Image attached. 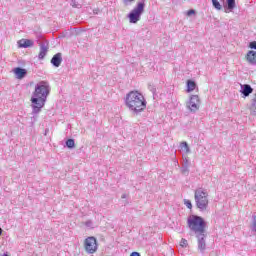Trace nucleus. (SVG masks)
<instances>
[{
	"label": "nucleus",
	"mask_w": 256,
	"mask_h": 256,
	"mask_svg": "<svg viewBox=\"0 0 256 256\" xmlns=\"http://www.w3.org/2000/svg\"><path fill=\"white\" fill-rule=\"evenodd\" d=\"M130 256H141V254L139 252H132Z\"/></svg>",
	"instance_id": "31"
},
{
	"label": "nucleus",
	"mask_w": 256,
	"mask_h": 256,
	"mask_svg": "<svg viewBox=\"0 0 256 256\" xmlns=\"http://www.w3.org/2000/svg\"><path fill=\"white\" fill-rule=\"evenodd\" d=\"M13 73L16 75V79H25V77H27V69L25 68H14Z\"/></svg>",
	"instance_id": "10"
},
{
	"label": "nucleus",
	"mask_w": 256,
	"mask_h": 256,
	"mask_svg": "<svg viewBox=\"0 0 256 256\" xmlns=\"http://www.w3.org/2000/svg\"><path fill=\"white\" fill-rule=\"evenodd\" d=\"M188 17H191V15H195V10L191 9L187 11Z\"/></svg>",
	"instance_id": "29"
},
{
	"label": "nucleus",
	"mask_w": 256,
	"mask_h": 256,
	"mask_svg": "<svg viewBox=\"0 0 256 256\" xmlns=\"http://www.w3.org/2000/svg\"><path fill=\"white\" fill-rule=\"evenodd\" d=\"M141 3H145V0H141Z\"/></svg>",
	"instance_id": "35"
},
{
	"label": "nucleus",
	"mask_w": 256,
	"mask_h": 256,
	"mask_svg": "<svg viewBox=\"0 0 256 256\" xmlns=\"http://www.w3.org/2000/svg\"><path fill=\"white\" fill-rule=\"evenodd\" d=\"M187 245H189V243L187 242V239L182 238L180 241V247H187Z\"/></svg>",
	"instance_id": "25"
},
{
	"label": "nucleus",
	"mask_w": 256,
	"mask_h": 256,
	"mask_svg": "<svg viewBox=\"0 0 256 256\" xmlns=\"http://www.w3.org/2000/svg\"><path fill=\"white\" fill-rule=\"evenodd\" d=\"M184 205H186V207H187L188 209H193V204L191 203V200L185 199V200H184Z\"/></svg>",
	"instance_id": "23"
},
{
	"label": "nucleus",
	"mask_w": 256,
	"mask_h": 256,
	"mask_svg": "<svg viewBox=\"0 0 256 256\" xmlns=\"http://www.w3.org/2000/svg\"><path fill=\"white\" fill-rule=\"evenodd\" d=\"M252 231H255L256 233V216H252Z\"/></svg>",
	"instance_id": "24"
},
{
	"label": "nucleus",
	"mask_w": 256,
	"mask_h": 256,
	"mask_svg": "<svg viewBox=\"0 0 256 256\" xmlns=\"http://www.w3.org/2000/svg\"><path fill=\"white\" fill-rule=\"evenodd\" d=\"M194 201L200 211H207L209 207V193L204 188H197L194 192Z\"/></svg>",
	"instance_id": "4"
},
{
	"label": "nucleus",
	"mask_w": 256,
	"mask_h": 256,
	"mask_svg": "<svg viewBox=\"0 0 256 256\" xmlns=\"http://www.w3.org/2000/svg\"><path fill=\"white\" fill-rule=\"evenodd\" d=\"M84 249L88 255H93V253H97V249H99V245L97 244V238L94 236H89L84 240Z\"/></svg>",
	"instance_id": "6"
},
{
	"label": "nucleus",
	"mask_w": 256,
	"mask_h": 256,
	"mask_svg": "<svg viewBox=\"0 0 256 256\" xmlns=\"http://www.w3.org/2000/svg\"><path fill=\"white\" fill-rule=\"evenodd\" d=\"M182 173H189V166H185V165H183V167H182Z\"/></svg>",
	"instance_id": "27"
},
{
	"label": "nucleus",
	"mask_w": 256,
	"mask_h": 256,
	"mask_svg": "<svg viewBox=\"0 0 256 256\" xmlns=\"http://www.w3.org/2000/svg\"><path fill=\"white\" fill-rule=\"evenodd\" d=\"M135 0H123L124 5H129V3H133Z\"/></svg>",
	"instance_id": "30"
},
{
	"label": "nucleus",
	"mask_w": 256,
	"mask_h": 256,
	"mask_svg": "<svg viewBox=\"0 0 256 256\" xmlns=\"http://www.w3.org/2000/svg\"><path fill=\"white\" fill-rule=\"evenodd\" d=\"M198 242V251L200 253H205V249H207V243L205 242V239L207 238V234L201 233V234H195Z\"/></svg>",
	"instance_id": "8"
},
{
	"label": "nucleus",
	"mask_w": 256,
	"mask_h": 256,
	"mask_svg": "<svg viewBox=\"0 0 256 256\" xmlns=\"http://www.w3.org/2000/svg\"><path fill=\"white\" fill-rule=\"evenodd\" d=\"M187 225L190 231L194 233V235L206 233L205 229H207V222H205V219H203V217L201 216H197V215L189 216L187 219Z\"/></svg>",
	"instance_id": "3"
},
{
	"label": "nucleus",
	"mask_w": 256,
	"mask_h": 256,
	"mask_svg": "<svg viewBox=\"0 0 256 256\" xmlns=\"http://www.w3.org/2000/svg\"><path fill=\"white\" fill-rule=\"evenodd\" d=\"M213 7L217 9V11H221L223 9V6L219 2V0H212Z\"/></svg>",
	"instance_id": "19"
},
{
	"label": "nucleus",
	"mask_w": 256,
	"mask_h": 256,
	"mask_svg": "<svg viewBox=\"0 0 256 256\" xmlns=\"http://www.w3.org/2000/svg\"><path fill=\"white\" fill-rule=\"evenodd\" d=\"M246 61L250 65H254L256 67V51H253V50L248 51V53L246 54Z\"/></svg>",
	"instance_id": "12"
},
{
	"label": "nucleus",
	"mask_w": 256,
	"mask_h": 256,
	"mask_svg": "<svg viewBox=\"0 0 256 256\" xmlns=\"http://www.w3.org/2000/svg\"><path fill=\"white\" fill-rule=\"evenodd\" d=\"M85 226L88 228V229H94L95 226L93 225V221L91 220H88L85 222Z\"/></svg>",
	"instance_id": "22"
},
{
	"label": "nucleus",
	"mask_w": 256,
	"mask_h": 256,
	"mask_svg": "<svg viewBox=\"0 0 256 256\" xmlns=\"http://www.w3.org/2000/svg\"><path fill=\"white\" fill-rule=\"evenodd\" d=\"M49 51V46L45 43L40 44V52L38 54V59L43 60Z\"/></svg>",
	"instance_id": "13"
},
{
	"label": "nucleus",
	"mask_w": 256,
	"mask_h": 256,
	"mask_svg": "<svg viewBox=\"0 0 256 256\" xmlns=\"http://www.w3.org/2000/svg\"><path fill=\"white\" fill-rule=\"evenodd\" d=\"M235 7H237L235 0H226V5H224L225 13H231Z\"/></svg>",
	"instance_id": "14"
},
{
	"label": "nucleus",
	"mask_w": 256,
	"mask_h": 256,
	"mask_svg": "<svg viewBox=\"0 0 256 256\" xmlns=\"http://www.w3.org/2000/svg\"><path fill=\"white\" fill-rule=\"evenodd\" d=\"M197 84L193 80L187 81V93H191V91H195Z\"/></svg>",
	"instance_id": "17"
},
{
	"label": "nucleus",
	"mask_w": 256,
	"mask_h": 256,
	"mask_svg": "<svg viewBox=\"0 0 256 256\" xmlns=\"http://www.w3.org/2000/svg\"><path fill=\"white\" fill-rule=\"evenodd\" d=\"M200 106H201V100L199 99V95L190 96V99L187 102V107L189 111H191L192 113H197V111H199Z\"/></svg>",
	"instance_id": "7"
},
{
	"label": "nucleus",
	"mask_w": 256,
	"mask_h": 256,
	"mask_svg": "<svg viewBox=\"0 0 256 256\" xmlns=\"http://www.w3.org/2000/svg\"><path fill=\"white\" fill-rule=\"evenodd\" d=\"M121 199H127V194H122Z\"/></svg>",
	"instance_id": "32"
},
{
	"label": "nucleus",
	"mask_w": 256,
	"mask_h": 256,
	"mask_svg": "<svg viewBox=\"0 0 256 256\" xmlns=\"http://www.w3.org/2000/svg\"><path fill=\"white\" fill-rule=\"evenodd\" d=\"M125 105L132 115H139L147 109V100L139 91H130L125 98Z\"/></svg>",
	"instance_id": "2"
},
{
	"label": "nucleus",
	"mask_w": 256,
	"mask_h": 256,
	"mask_svg": "<svg viewBox=\"0 0 256 256\" xmlns=\"http://www.w3.org/2000/svg\"><path fill=\"white\" fill-rule=\"evenodd\" d=\"M49 93H51V86H49V82L41 81L36 84L31 97L32 115L41 113V108L45 107Z\"/></svg>",
	"instance_id": "1"
},
{
	"label": "nucleus",
	"mask_w": 256,
	"mask_h": 256,
	"mask_svg": "<svg viewBox=\"0 0 256 256\" xmlns=\"http://www.w3.org/2000/svg\"><path fill=\"white\" fill-rule=\"evenodd\" d=\"M183 165L189 167V158L187 156H183Z\"/></svg>",
	"instance_id": "26"
},
{
	"label": "nucleus",
	"mask_w": 256,
	"mask_h": 256,
	"mask_svg": "<svg viewBox=\"0 0 256 256\" xmlns=\"http://www.w3.org/2000/svg\"><path fill=\"white\" fill-rule=\"evenodd\" d=\"M3 235V229L0 227V236Z\"/></svg>",
	"instance_id": "33"
},
{
	"label": "nucleus",
	"mask_w": 256,
	"mask_h": 256,
	"mask_svg": "<svg viewBox=\"0 0 256 256\" xmlns=\"http://www.w3.org/2000/svg\"><path fill=\"white\" fill-rule=\"evenodd\" d=\"M18 45L22 49H27L28 47H33V40L22 39L18 41Z\"/></svg>",
	"instance_id": "16"
},
{
	"label": "nucleus",
	"mask_w": 256,
	"mask_h": 256,
	"mask_svg": "<svg viewBox=\"0 0 256 256\" xmlns=\"http://www.w3.org/2000/svg\"><path fill=\"white\" fill-rule=\"evenodd\" d=\"M180 153H184V155H188L191 153V148H189V144L187 142H181L179 145Z\"/></svg>",
	"instance_id": "15"
},
{
	"label": "nucleus",
	"mask_w": 256,
	"mask_h": 256,
	"mask_svg": "<svg viewBox=\"0 0 256 256\" xmlns=\"http://www.w3.org/2000/svg\"><path fill=\"white\" fill-rule=\"evenodd\" d=\"M143 13H145V2H138L136 7L128 14L129 23H139Z\"/></svg>",
	"instance_id": "5"
},
{
	"label": "nucleus",
	"mask_w": 256,
	"mask_h": 256,
	"mask_svg": "<svg viewBox=\"0 0 256 256\" xmlns=\"http://www.w3.org/2000/svg\"><path fill=\"white\" fill-rule=\"evenodd\" d=\"M66 146L68 147V149H73V147H75V140L73 139H68L66 141Z\"/></svg>",
	"instance_id": "20"
},
{
	"label": "nucleus",
	"mask_w": 256,
	"mask_h": 256,
	"mask_svg": "<svg viewBox=\"0 0 256 256\" xmlns=\"http://www.w3.org/2000/svg\"><path fill=\"white\" fill-rule=\"evenodd\" d=\"M70 5L75 9H81V4L77 3V0H71Z\"/></svg>",
	"instance_id": "21"
},
{
	"label": "nucleus",
	"mask_w": 256,
	"mask_h": 256,
	"mask_svg": "<svg viewBox=\"0 0 256 256\" xmlns=\"http://www.w3.org/2000/svg\"><path fill=\"white\" fill-rule=\"evenodd\" d=\"M51 63L54 67H61V63H63V55L61 53L55 54L51 59Z\"/></svg>",
	"instance_id": "11"
},
{
	"label": "nucleus",
	"mask_w": 256,
	"mask_h": 256,
	"mask_svg": "<svg viewBox=\"0 0 256 256\" xmlns=\"http://www.w3.org/2000/svg\"><path fill=\"white\" fill-rule=\"evenodd\" d=\"M240 93H242V97L245 99L253 93V88L249 84H241L240 85Z\"/></svg>",
	"instance_id": "9"
},
{
	"label": "nucleus",
	"mask_w": 256,
	"mask_h": 256,
	"mask_svg": "<svg viewBox=\"0 0 256 256\" xmlns=\"http://www.w3.org/2000/svg\"><path fill=\"white\" fill-rule=\"evenodd\" d=\"M151 92H152V93H155V88H151Z\"/></svg>",
	"instance_id": "34"
},
{
	"label": "nucleus",
	"mask_w": 256,
	"mask_h": 256,
	"mask_svg": "<svg viewBox=\"0 0 256 256\" xmlns=\"http://www.w3.org/2000/svg\"><path fill=\"white\" fill-rule=\"evenodd\" d=\"M249 47H250V49H255L256 50V41L250 42Z\"/></svg>",
	"instance_id": "28"
},
{
	"label": "nucleus",
	"mask_w": 256,
	"mask_h": 256,
	"mask_svg": "<svg viewBox=\"0 0 256 256\" xmlns=\"http://www.w3.org/2000/svg\"><path fill=\"white\" fill-rule=\"evenodd\" d=\"M250 113H251V115L256 117V94H255L254 98L252 99V103H251V107H250Z\"/></svg>",
	"instance_id": "18"
}]
</instances>
